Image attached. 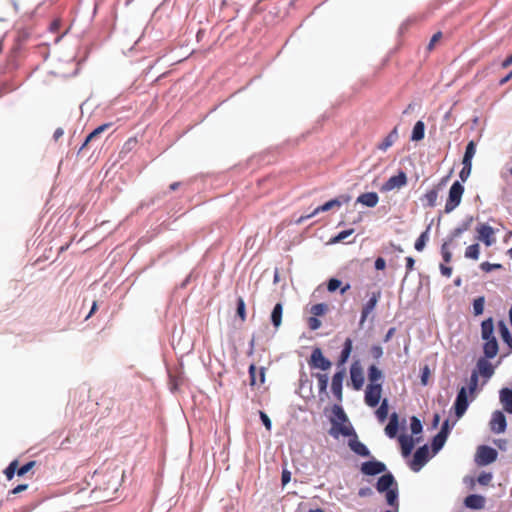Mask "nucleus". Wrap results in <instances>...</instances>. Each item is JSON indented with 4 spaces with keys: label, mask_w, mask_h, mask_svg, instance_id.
Returning a JSON list of instances; mask_svg holds the SVG:
<instances>
[{
    "label": "nucleus",
    "mask_w": 512,
    "mask_h": 512,
    "mask_svg": "<svg viewBox=\"0 0 512 512\" xmlns=\"http://www.w3.org/2000/svg\"><path fill=\"white\" fill-rule=\"evenodd\" d=\"M506 417L501 411H495L490 420V429L494 433H503L506 430Z\"/></svg>",
    "instance_id": "16"
},
{
    "label": "nucleus",
    "mask_w": 512,
    "mask_h": 512,
    "mask_svg": "<svg viewBox=\"0 0 512 512\" xmlns=\"http://www.w3.org/2000/svg\"><path fill=\"white\" fill-rule=\"evenodd\" d=\"M398 431V415L393 413L390 416V421L385 427V433L388 437L394 438Z\"/></svg>",
    "instance_id": "29"
},
{
    "label": "nucleus",
    "mask_w": 512,
    "mask_h": 512,
    "mask_svg": "<svg viewBox=\"0 0 512 512\" xmlns=\"http://www.w3.org/2000/svg\"><path fill=\"white\" fill-rule=\"evenodd\" d=\"M480 247L479 244H472L466 248L465 257L473 260H477L479 258Z\"/></svg>",
    "instance_id": "41"
},
{
    "label": "nucleus",
    "mask_w": 512,
    "mask_h": 512,
    "mask_svg": "<svg viewBox=\"0 0 512 512\" xmlns=\"http://www.w3.org/2000/svg\"><path fill=\"white\" fill-rule=\"evenodd\" d=\"M375 268L377 270H384L386 268V261H385V259L382 258V257H378L375 260Z\"/></svg>",
    "instance_id": "62"
},
{
    "label": "nucleus",
    "mask_w": 512,
    "mask_h": 512,
    "mask_svg": "<svg viewBox=\"0 0 512 512\" xmlns=\"http://www.w3.org/2000/svg\"><path fill=\"white\" fill-rule=\"evenodd\" d=\"M415 260L412 257H406V274L414 270Z\"/></svg>",
    "instance_id": "60"
},
{
    "label": "nucleus",
    "mask_w": 512,
    "mask_h": 512,
    "mask_svg": "<svg viewBox=\"0 0 512 512\" xmlns=\"http://www.w3.org/2000/svg\"><path fill=\"white\" fill-rule=\"evenodd\" d=\"M350 378L355 390H360L364 384V373L358 361L354 362L350 367Z\"/></svg>",
    "instance_id": "13"
},
{
    "label": "nucleus",
    "mask_w": 512,
    "mask_h": 512,
    "mask_svg": "<svg viewBox=\"0 0 512 512\" xmlns=\"http://www.w3.org/2000/svg\"><path fill=\"white\" fill-rule=\"evenodd\" d=\"M498 330L503 341L510 347V350L512 351V336L505 322H498Z\"/></svg>",
    "instance_id": "30"
},
{
    "label": "nucleus",
    "mask_w": 512,
    "mask_h": 512,
    "mask_svg": "<svg viewBox=\"0 0 512 512\" xmlns=\"http://www.w3.org/2000/svg\"><path fill=\"white\" fill-rule=\"evenodd\" d=\"M497 456L498 453L494 448L481 445L477 449L475 461L477 465L485 466L493 463L497 459Z\"/></svg>",
    "instance_id": "6"
},
{
    "label": "nucleus",
    "mask_w": 512,
    "mask_h": 512,
    "mask_svg": "<svg viewBox=\"0 0 512 512\" xmlns=\"http://www.w3.org/2000/svg\"><path fill=\"white\" fill-rule=\"evenodd\" d=\"M478 239L483 241L486 246H491L495 242L494 229L487 225L481 224L477 227Z\"/></svg>",
    "instance_id": "18"
},
{
    "label": "nucleus",
    "mask_w": 512,
    "mask_h": 512,
    "mask_svg": "<svg viewBox=\"0 0 512 512\" xmlns=\"http://www.w3.org/2000/svg\"><path fill=\"white\" fill-rule=\"evenodd\" d=\"M470 227V221L462 223L459 227L455 228L449 235L448 239L441 246V254L443 260L448 263L451 261L452 253L449 246L453 244L455 238L459 237L462 233L466 232Z\"/></svg>",
    "instance_id": "4"
},
{
    "label": "nucleus",
    "mask_w": 512,
    "mask_h": 512,
    "mask_svg": "<svg viewBox=\"0 0 512 512\" xmlns=\"http://www.w3.org/2000/svg\"><path fill=\"white\" fill-rule=\"evenodd\" d=\"M250 385H262L265 382V369L261 367L257 370L254 364L249 367Z\"/></svg>",
    "instance_id": "20"
},
{
    "label": "nucleus",
    "mask_w": 512,
    "mask_h": 512,
    "mask_svg": "<svg viewBox=\"0 0 512 512\" xmlns=\"http://www.w3.org/2000/svg\"><path fill=\"white\" fill-rule=\"evenodd\" d=\"M442 36V32L438 31L431 37L427 46L428 51H432L435 48L436 44L442 39Z\"/></svg>",
    "instance_id": "51"
},
{
    "label": "nucleus",
    "mask_w": 512,
    "mask_h": 512,
    "mask_svg": "<svg viewBox=\"0 0 512 512\" xmlns=\"http://www.w3.org/2000/svg\"><path fill=\"white\" fill-rule=\"evenodd\" d=\"M308 326L311 330H317L321 326V321L317 317H310L308 319Z\"/></svg>",
    "instance_id": "58"
},
{
    "label": "nucleus",
    "mask_w": 512,
    "mask_h": 512,
    "mask_svg": "<svg viewBox=\"0 0 512 512\" xmlns=\"http://www.w3.org/2000/svg\"><path fill=\"white\" fill-rule=\"evenodd\" d=\"M380 298H381L380 290H377V291L371 293L369 300L362 307L360 325H363V323L366 321L368 316L373 312V310L375 309Z\"/></svg>",
    "instance_id": "12"
},
{
    "label": "nucleus",
    "mask_w": 512,
    "mask_h": 512,
    "mask_svg": "<svg viewBox=\"0 0 512 512\" xmlns=\"http://www.w3.org/2000/svg\"><path fill=\"white\" fill-rule=\"evenodd\" d=\"M314 376L318 381L319 393L327 394L328 376L326 374L316 373Z\"/></svg>",
    "instance_id": "38"
},
{
    "label": "nucleus",
    "mask_w": 512,
    "mask_h": 512,
    "mask_svg": "<svg viewBox=\"0 0 512 512\" xmlns=\"http://www.w3.org/2000/svg\"><path fill=\"white\" fill-rule=\"evenodd\" d=\"M449 432H450L449 421L446 420V421H444V423L441 427V430L438 432V434H442V436H445L447 438Z\"/></svg>",
    "instance_id": "61"
},
{
    "label": "nucleus",
    "mask_w": 512,
    "mask_h": 512,
    "mask_svg": "<svg viewBox=\"0 0 512 512\" xmlns=\"http://www.w3.org/2000/svg\"><path fill=\"white\" fill-rule=\"evenodd\" d=\"M35 464H36L35 461H29L28 463H26L22 467L18 468L17 475L18 476L25 475L26 473H28L35 466Z\"/></svg>",
    "instance_id": "53"
},
{
    "label": "nucleus",
    "mask_w": 512,
    "mask_h": 512,
    "mask_svg": "<svg viewBox=\"0 0 512 512\" xmlns=\"http://www.w3.org/2000/svg\"><path fill=\"white\" fill-rule=\"evenodd\" d=\"M309 366L311 368H318L323 371L329 370L331 368V362L328 360L322 353L320 348H315L310 356Z\"/></svg>",
    "instance_id": "7"
},
{
    "label": "nucleus",
    "mask_w": 512,
    "mask_h": 512,
    "mask_svg": "<svg viewBox=\"0 0 512 512\" xmlns=\"http://www.w3.org/2000/svg\"><path fill=\"white\" fill-rule=\"evenodd\" d=\"M386 500L390 506L395 508L394 511H398L399 503H398V493H397L396 489L386 491Z\"/></svg>",
    "instance_id": "37"
},
{
    "label": "nucleus",
    "mask_w": 512,
    "mask_h": 512,
    "mask_svg": "<svg viewBox=\"0 0 512 512\" xmlns=\"http://www.w3.org/2000/svg\"><path fill=\"white\" fill-rule=\"evenodd\" d=\"M259 416H260V419H261L263 425L265 426V428L268 431H270L271 427H272V423H271V420L268 417V415L265 412H263V411H259Z\"/></svg>",
    "instance_id": "56"
},
{
    "label": "nucleus",
    "mask_w": 512,
    "mask_h": 512,
    "mask_svg": "<svg viewBox=\"0 0 512 512\" xmlns=\"http://www.w3.org/2000/svg\"><path fill=\"white\" fill-rule=\"evenodd\" d=\"M394 484V477L392 474H384L382 475L376 484V488L379 492H385L391 490L390 487Z\"/></svg>",
    "instance_id": "25"
},
{
    "label": "nucleus",
    "mask_w": 512,
    "mask_h": 512,
    "mask_svg": "<svg viewBox=\"0 0 512 512\" xmlns=\"http://www.w3.org/2000/svg\"><path fill=\"white\" fill-rule=\"evenodd\" d=\"M283 306L281 303H277L271 313V321L275 328H278L282 322Z\"/></svg>",
    "instance_id": "31"
},
{
    "label": "nucleus",
    "mask_w": 512,
    "mask_h": 512,
    "mask_svg": "<svg viewBox=\"0 0 512 512\" xmlns=\"http://www.w3.org/2000/svg\"><path fill=\"white\" fill-rule=\"evenodd\" d=\"M61 26V20L55 19L51 22L49 29L51 32H58Z\"/></svg>",
    "instance_id": "63"
},
{
    "label": "nucleus",
    "mask_w": 512,
    "mask_h": 512,
    "mask_svg": "<svg viewBox=\"0 0 512 512\" xmlns=\"http://www.w3.org/2000/svg\"><path fill=\"white\" fill-rule=\"evenodd\" d=\"M485 298L480 296L473 301V313L475 316H479L484 311Z\"/></svg>",
    "instance_id": "42"
},
{
    "label": "nucleus",
    "mask_w": 512,
    "mask_h": 512,
    "mask_svg": "<svg viewBox=\"0 0 512 512\" xmlns=\"http://www.w3.org/2000/svg\"><path fill=\"white\" fill-rule=\"evenodd\" d=\"M352 340L350 338H347L344 342V347H343V350L341 351V355H340V359H339V363L340 364H344L350 354H351V351H352Z\"/></svg>",
    "instance_id": "33"
},
{
    "label": "nucleus",
    "mask_w": 512,
    "mask_h": 512,
    "mask_svg": "<svg viewBox=\"0 0 512 512\" xmlns=\"http://www.w3.org/2000/svg\"><path fill=\"white\" fill-rule=\"evenodd\" d=\"M353 436H354V439H351L349 441L350 449L357 455H360L362 457H368L370 455L368 448L362 442L357 440L356 434Z\"/></svg>",
    "instance_id": "23"
},
{
    "label": "nucleus",
    "mask_w": 512,
    "mask_h": 512,
    "mask_svg": "<svg viewBox=\"0 0 512 512\" xmlns=\"http://www.w3.org/2000/svg\"><path fill=\"white\" fill-rule=\"evenodd\" d=\"M488 359L489 358H486V356L479 358L476 363V368L472 371L476 373L478 377H483L485 379L484 382L488 381L495 371L494 366L488 361Z\"/></svg>",
    "instance_id": "9"
},
{
    "label": "nucleus",
    "mask_w": 512,
    "mask_h": 512,
    "mask_svg": "<svg viewBox=\"0 0 512 512\" xmlns=\"http://www.w3.org/2000/svg\"><path fill=\"white\" fill-rule=\"evenodd\" d=\"M478 380L479 377L476 375V373L472 372L468 383V389L471 395H473L477 390Z\"/></svg>",
    "instance_id": "48"
},
{
    "label": "nucleus",
    "mask_w": 512,
    "mask_h": 512,
    "mask_svg": "<svg viewBox=\"0 0 512 512\" xmlns=\"http://www.w3.org/2000/svg\"><path fill=\"white\" fill-rule=\"evenodd\" d=\"M407 184V175L399 171L397 175L390 177L381 187L382 192H389L394 189H400Z\"/></svg>",
    "instance_id": "10"
},
{
    "label": "nucleus",
    "mask_w": 512,
    "mask_h": 512,
    "mask_svg": "<svg viewBox=\"0 0 512 512\" xmlns=\"http://www.w3.org/2000/svg\"><path fill=\"white\" fill-rule=\"evenodd\" d=\"M237 315L240 317L241 321L244 322L246 320V307L242 297L237 299Z\"/></svg>",
    "instance_id": "47"
},
{
    "label": "nucleus",
    "mask_w": 512,
    "mask_h": 512,
    "mask_svg": "<svg viewBox=\"0 0 512 512\" xmlns=\"http://www.w3.org/2000/svg\"><path fill=\"white\" fill-rule=\"evenodd\" d=\"M398 139V130L397 127H394L393 130L384 138V140L378 144V149L381 151H386L389 149Z\"/></svg>",
    "instance_id": "26"
},
{
    "label": "nucleus",
    "mask_w": 512,
    "mask_h": 512,
    "mask_svg": "<svg viewBox=\"0 0 512 512\" xmlns=\"http://www.w3.org/2000/svg\"><path fill=\"white\" fill-rule=\"evenodd\" d=\"M353 232H354L353 229H348V230L341 231L338 235H336L332 239L331 242L332 243H339V242L343 241L344 239H346L348 236H350Z\"/></svg>",
    "instance_id": "52"
},
{
    "label": "nucleus",
    "mask_w": 512,
    "mask_h": 512,
    "mask_svg": "<svg viewBox=\"0 0 512 512\" xmlns=\"http://www.w3.org/2000/svg\"><path fill=\"white\" fill-rule=\"evenodd\" d=\"M480 268L485 272H490L494 269H500L501 265L500 264H491L489 262H483V263H481Z\"/></svg>",
    "instance_id": "57"
},
{
    "label": "nucleus",
    "mask_w": 512,
    "mask_h": 512,
    "mask_svg": "<svg viewBox=\"0 0 512 512\" xmlns=\"http://www.w3.org/2000/svg\"><path fill=\"white\" fill-rule=\"evenodd\" d=\"M111 123H104L100 126H98L96 129H94L85 139L84 143L82 144V146L80 147V151L85 149L87 147V145L93 141L94 139H96L101 133H103L104 131H106L108 128L111 127Z\"/></svg>",
    "instance_id": "27"
},
{
    "label": "nucleus",
    "mask_w": 512,
    "mask_h": 512,
    "mask_svg": "<svg viewBox=\"0 0 512 512\" xmlns=\"http://www.w3.org/2000/svg\"><path fill=\"white\" fill-rule=\"evenodd\" d=\"M463 193L464 187L462 184L458 181L454 182L450 187L448 199L445 204L446 213L452 212L456 207L459 206Z\"/></svg>",
    "instance_id": "5"
},
{
    "label": "nucleus",
    "mask_w": 512,
    "mask_h": 512,
    "mask_svg": "<svg viewBox=\"0 0 512 512\" xmlns=\"http://www.w3.org/2000/svg\"><path fill=\"white\" fill-rule=\"evenodd\" d=\"M468 405L469 402L467 398V390L465 387H461L454 403L455 414L457 415V417L463 416V414L466 412L468 408Z\"/></svg>",
    "instance_id": "14"
},
{
    "label": "nucleus",
    "mask_w": 512,
    "mask_h": 512,
    "mask_svg": "<svg viewBox=\"0 0 512 512\" xmlns=\"http://www.w3.org/2000/svg\"><path fill=\"white\" fill-rule=\"evenodd\" d=\"M476 153V144L474 141H470L465 149L462 162L472 163V159Z\"/></svg>",
    "instance_id": "36"
},
{
    "label": "nucleus",
    "mask_w": 512,
    "mask_h": 512,
    "mask_svg": "<svg viewBox=\"0 0 512 512\" xmlns=\"http://www.w3.org/2000/svg\"><path fill=\"white\" fill-rule=\"evenodd\" d=\"M342 205V202L335 198V199H332L326 203H324L323 205L321 206H318L312 213L308 214V215H305V216H301L297 221L296 223L297 224H301L303 223L305 220L317 215L318 213L320 212H326V211H329L330 209H332L333 207H340Z\"/></svg>",
    "instance_id": "15"
},
{
    "label": "nucleus",
    "mask_w": 512,
    "mask_h": 512,
    "mask_svg": "<svg viewBox=\"0 0 512 512\" xmlns=\"http://www.w3.org/2000/svg\"><path fill=\"white\" fill-rule=\"evenodd\" d=\"M340 286H341V281H340L339 279L331 278V279L328 281L327 289H328V291H329V292H334V291H336Z\"/></svg>",
    "instance_id": "54"
},
{
    "label": "nucleus",
    "mask_w": 512,
    "mask_h": 512,
    "mask_svg": "<svg viewBox=\"0 0 512 512\" xmlns=\"http://www.w3.org/2000/svg\"><path fill=\"white\" fill-rule=\"evenodd\" d=\"M429 230L430 226H428L427 229L421 233V235L415 241L414 247L417 251H422L424 249L427 241L429 240Z\"/></svg>",
    "instance_id": "35"
},
{
    "label": "nucleus",
    "mask_w": 512,
    "mask_h": 512,
    "mask_svg": "<svg viewBox=\"0 0 512 512\" xmlns=\"http://www.w3.org/2000/svg\"><path fill=\"white\" fill-rule=\"evenodd\" d=\"M345 375V369H342L336 372L332 377L331 390L338 401L342 400V383Z\"/></svg>",
    "instance_id": "17"
},
{
    "label": "nucleus",
    "mask_w": 512,
    "mask_h": 512,
    "mask_svg": "<svg viewBox=\"0 0 512 512\" xmlns=\"http://www.w3.org/2000/svg\"><path fill=\"white\" fill-rule=\"evenodd\" d=\"M493 333V319L488 318L481 323V337L484 340L483 352L486 358H494L499 351L498 342Z\"/></svg>",
    "instance_id": "3"
},
{
    "label": "nucleus",
    "mask_w": 512,
    "mask_h": 512,
    "mask_svg": "<svg viewBox=\"0 0 512 512\" xmlns=\"http://www.w3.org/2000/svg\"><path fill=\"white\" fill-rule=\"evenodd\" d=\"M381 394V384H368L365 390V403L370 407H376L380 402Z\"/></svg>",
    "instance_id": "8"
},
{
    "label": "nucleus",
    "mask_w": 512,
    "mask_h": 512,
    "mask_svg": "<svg viewBox=\"0 0 512 512\" xmlns=\"http://www.w3.org/2000/svg\"><path fill=\"white\" fill-rule=\"evenodd\" d=\"M328 310V306L325 303H318L311 307L310 312L314 317L324 315Z\"/></svg>",
    "instance_id": "44"
},
{
    "label": "nucleus",
    "mask_w": 512,
    "mask_h": 512,
    "mask_svg": "<svg viewBox=\"0 0 512 512\" xmlns=\"http://www.w3.org/2000/svg\"><path fill=\"white\" fill-rule=\"evenodd\" d=\"M333 417L331 418V428L329 434L338 438L339 435L349 437L355 435L352 425L348 422V417L341 406L334 405L332 408Z\"/></svg>",
    "instance_id": "1"
},
{
    "label": "nucleus",
    "mask_w": 512,
    "mask_h": 512,
    "mask_svg": "<svg viewBox=\"0 0 512 512\" xmlns=\"http://www.w3.org/2000/svg\"><path fill=\"white\" fill-rule=\"evenodd\" d=\"M440 270H441L442 275H444L445 277L449 278L452 274V268L449 266H446L444 264L440 265Z\"/></svg>",
    "instance_id": "64"
},
{
    "label": "nucleus",
    "mask_w": 512,
    "mask_h": 512,
    "mask_svg": "<svg viewBox=\"0 0 512 512\" xmlns=\"http://www.w3.org/2000/svg\"><path fill=\"white\" fill-rule=\"evenodd\" d=\"M376 416L380 422H384L388 416V402L384 399L378 409L376 410Z\"/></svg>",
    "instance_id": "40"
},
{
    "label": "nucleus",
    "mask_w": 512,
    "mask_h": 512,
    "mask_svg": "<svg viewBox=\"0 0 512 512\" xmlns=\"http://www.w3.org/2000/svg\"><path fill=\"white\" fill-rule=\"evenodd\" d=\"M357 202L366 207L373 208L378 204L379 197L376 192H367L359 195Z\"/></svg>",
    "instance_id": "22"
},
{
    "label": "nucleus",
    "mask_w": 512,
    "mask_h": 512,
    "mask_svg": "<svg viewBox=\"0 0 512 512\" xmlns=\"http://www.w3.org/2000/svg\"><path fill=\"white\" fill-rule=\"evenodd\" d=\"M410 428L412 434H419L422 431L421 421L417 417L411 418Z\"/></svg>",
    "instance_id": "49"
},
{
    "label": "nucleus",
    "mask_w": 512,
    "mask_h": 512,
    "mask_svg": "<svg viewBox=\"0 0 512 512\" xmlns=\"http://www.w3.org/2000/svg\"><path fill=\"white\" fill-rule=\"evenodd\" d=\"M399 442L403 456L406 457L410 455L415 445L413 438L411 436L401 435L399 437Z\"/></svg>",
    "instance_id": "28"
},
{
    "label": "nucleus",
    "mask_w": 512,
    "mask_h": 512,
    "mask_svg": "<svg viewBox=\"0 0 512 512\" xmlns=\"http://www.w3.org/2000/svg\"><path fill=\"white\" fill-rule=\"evenodd\" d=\"M492 474L491 473H488V472H482L478 478H477V481L480 485L482 486H487L490 484V482L492 481Z\"/></svg>",
    "instance_id": "50"
},
{
    "label": "nucleus",
    "mask_w": 512,
    "mask_h": 512,
    "mask_svg": "<svg viewBox=\"0 0 512 512\" xmlns=\"http://www.w3.org/2000/svg\"><path fill=\"white\" fill-rule=\"evenodd\" d=\"M437 198H438V192L436 189H431L424 195V200L426 201V205L429 207H434L436 205Z\"/></svg>",
    "instance_id": "43"
},
{
    "label": "nucleus",
    "mask_w": 512,
    "mask_h": 512,
    "mask_svg": "<svg viewBox=\"0 0 512 512\" xmlns=\"http://www.w3.org/2000/svg\"><path fill=\"white\" fill-rule=\"evenodd\" d=\"M464 504L470 509L480 510L485 506V498L478 494H471L465 498Z\"/></svg>",
    "instance_id": "21"
},
{
    "label": "nucleus",
    "mask_w": 512,
    "mask_h": 512,
    "mask_svg": "<svg viewBox=\"0 0 512 512\" xmlns=\"http://www.w3.org/2000/svg\"><path fill=\"white\" fill-rule=\"evenodd\" d=\"M386 470V466L384 463L379 461H367L364 462L361 466V471L365 475H377L383 473Z\"/></svg>",
    "instance_id": "19"
},
{
    "label": "nucleus",
    "mask_w": 512,
    "mask_h": 512,
    "mask_svg": "<svg viewBox=\"0 0 512 512\" xmlns=\"http://www.w3.org/2000/svg\"><path fill=\"white\" fill-rule=\"evenodd\" d=\"M429 459V449L427 445H424L416 450L410 467L413 471H419Z\"/></svg>",
    "instance_id": "11"
},
{
    "label": "nucleus",
    "mask_w": 512,
    "mask_h": 512,
    "mask_svg": "<svg viewBox=\"0 0 512 512\" xmlns=\"http://www.w3.org/2000/svg\"><path fill=\"white\" fill-rule=\"evenodd\" d=\"M137 143L138 141L136 137L129 138L123 145V151H131L137 145Z\"/></svg>",
    "instance_id": "55"
},
{
    "label": "nucleus",
    "mask_w": 512,
    "mask_h": 512,
    "mask_svg": "<svg viewBox=\"0 0 512 512\" xmlns=\"http://www.w3.org/2000/svg\"><path fill=\"white\" fill-rule=\"evenodd\" d=\"M447 438L442 436V434H436L432 440V451L433 453H437L445 444Z\"/></svg>",
    "instance_id": "39"
},
{
    "label": "nucleus",
    "mask_w": 512,
    "mask_h": 512,
    "mask_svg": "<svg viewBox=\"0 0 512 512\" xmlns=\"http://www.w3.org/2000/svg\"><path fill=\"white\" fill-rule=\"evenodd\" d=\"M462 164H463V168L461 169V171L459 173V177L463 182H465L471 174L472 163L462 162Z\"/></svg>",
    "instance_id": "46"
},
{
    "label": "nucleus",
    "mask_w": 512,
    "mask_h": 512,
    "mask_svg": "<svg viewBox=\"0 0 512 512\" xmlns=\"http://www.w3.org/2000/svg\"><path fill=\"white\" fill-rule=\"evenodd\" d=\"M382 372L375 365H371L368 369V378L370 384H378L377 382L382 379Z\"/></svg>",
    "instance_id": "34"
},
{
    "label": "nucleus",
    "mask_w": 512,
    "mask_h": 512,
    "mask_svg": "<svg viewBox=\"0 0 512 512\" xmlns=\"http://www.w3.org/2000/svg\"><path fill=\"white\" fill-rule=\"evenodd\" d=\"M119 489L118 478L114 475H104L103 482L92 490L94 498L100 502H109Z\"/></svg>",
    "instance_id": "2"
},
{
    "label": "nucleus",
    "mask_w": 512,
    "mask_h": 512,
    "mask_svg": "<svg viewBox=\"0 0 512 512\" xmlns=\"http://www.w3.org/2000/svg\"><path fill=\"white\" fill-rule=\"evenodd\" d=\"M425 135V124L423 121H417L413 127L411 140L420 141Z\"/></svg>",
    "instance_id": "32"
},
{
    "label": "nucleus",
    "mask_w": 512,
    "mask_h": 512,
    "mask_svg": "<svg viewBox=\"0 0 512 512\" xmlns=\"http://www.w3.org/2000/svg\"><path fill=\"white\" fill-rule=\"evenodd\" d=\"M429 376H430V370H429V367L426 365L422 369V374H421V383H422V385H427Z\"/></svg>",
    "instance_id": "59"
},
{
    "label": "nucleus",
    "mask_w": 512,
    "mask_h": 512,
    "mask_svg": "<svg viewBox=\"0 0 512 512\" xmlns=\"http://www.w3.org/2000/svg\"><path fill=\"white\" fill-rule=\"evenodd\" d=\"M17 470H18V461L14 460L8 465V467L4 471L7 479L11 480L14 477L15 473L17 474Z\"/></svg>",
    "instance_id": "45"
},
{
    "label": "nucleus",
    "mask_w": 512,
    "mask_h": 512,
    "mask_svg": "<svg viewBox=\"0 0 512 512\" xmlns=\"http://www.w3.org/2000/svg\"><path fill=\"white\" fill-rule=\"evenodd\" d=\"M500 401L506 412L512 414V390L509 388H503L500 391Z\"/></svg>",
    "instance_id": "24"
}]
</instances>
